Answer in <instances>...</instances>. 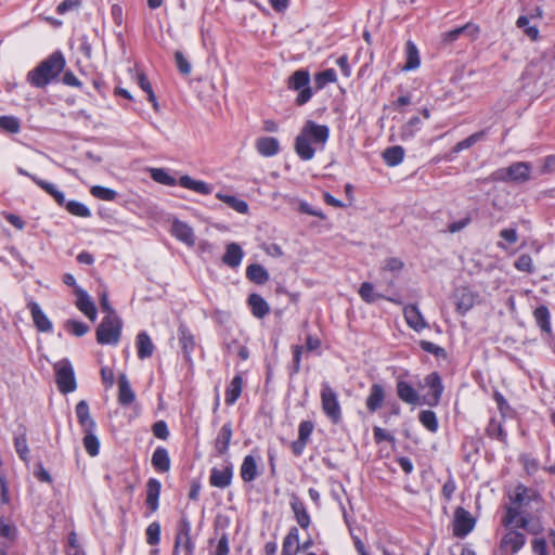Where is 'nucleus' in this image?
I'll return each instance as SVG.
<instances>
[{
	"mask_svg": "<svg viewBox=\"0 0 555 555\" xmlns=\"http://www.w3.org/2000/svg\"><path fill=\"white\" fill-rule=\"evenodd\" d=\"M328 138L330 128L326 125L307 120L295 140V152L301 160H310L318 147L323 150Z\"/></svg>",
	"mask_w": 555,
	"mask_h": 555,
	"instance_id": "obj_1",
	"label": "nucleus"
},
{
	"mask_svg": "<svg viewBox=\"0 0 555 555\" xmlns=\"http://www.w3.org/2000/svg\"><path fill=\"white\" fill-rule=\"evenodd\" d=\"M64 66L65 59L60 51H56L30 70L27 80L34 87L43 88L60 75Z\"/></svg>",
	"mask_w": 555,
	"mask_h": 555,
	"instance_id": "obj_2",
	"label": "nucleus"
},
{
	"mask_svg": "<svg viewBox=\"0 0 555 555\" xmlns=\"http://www.w3.org/2000/svg\"><path fill=\"white\" fill-rule=\"evenodd\" d=\"M511 500L513 506L507 507L506 515L503 519L505 526L515 522L520 515V508L522 506H529L532 502L540 503L542 499L535 489L519 483L515 487L514 496L511 498Z\"/></svg>",
	"mask_w": 555,
	"mask_h": 555,
	"instance_id": "obj_3",
	"label": "nucleus"
},
{
	"mask_svg": "<svg viewBox=\"0 0 555 555\" xmlns=\"http://www.w3.org/2000/svg\"><path fill=\"white\" fill-rule=\"evenodd\" d=\"M531 166L526 162H517L507 168H501L493 171L483 182L490 181H514L526 182L530 179Z\"/></svg>",
	"mask_w": 555,
	"mask_h": 555,
	"instance_id": "obj_4",
	"label": "nucleus"
},
{
	"mask_svg": "<svg viewBox=\"0 0 555 555\" xmlns=\"http://www.w3.org/2000/svg\"><path fill=\"white\" fill-rule=\"evenodd\" d=\"M121 334V320L117 314L105 315L96 328L100 345H117Z\"/></svg>",
	"mask_w": 555,
	"mask_h": 555,
	"instance_id": "obj_5",
	"label": "nucleus"
},
{
	"mask_svg": "<svg viewBox=\"0 0 555 555\" xmlns=\"http://www.w3.org/2000/svg\"><path fill=\"white\" fill-rule=\"evenodd\" d=\"M289 90L298 91L295 100L296 105L302 106L308 103L313 96L312 88L310 87V74L306 69H298L294 72L287 80Z\"/></svg>",
	"mask_w": 555,
	"mask_h": 555,
	"instance_id": "obj_6",
	"label": "nucleus"
},
{
	"mask_svg": "<svg viewBox=\"0 0 555 555\" xmlns=\"http://www.w3.org/2000/svg\"><path fill=\"white\" fill-rule=\"evenodd\" d=\"M320 396L322 411L332 421V423L338 424L341 421V408L336 391L328 383L324 382L321 385Z\"/></svg>",
	"mask_w": 555,
	"mask_h": 555,
	"instance_id": "obj_7",
	"label": "nucleus"
},
{
	"mask_svg": "<svg viewBox=\"0 0 555 555\" xmlns=\"http://www.w3.org/2000/svg\"><path fill=\"white\" fill-rule=\"evenodd\" d=\"M57 388L62 393L76 390L77 383L74 369L67 359H63L54 365Z\"/></svg>",
	"mask_w": 555,
	"mask_h": 555,
	"instance_id": "obj_8",
	"label": "nucleus"
},
{
	"mask_svg": "<svg viewBox=\"0 0 555 555\" xmlns=\"http://www.w3.org/2000/svg\"><path fill=\"white\" fill-rule=\"evenodd\" d=\"M424 386L428 388V392L422 396V404L437 406L444 389L440 375L437 372L429 373L424 377Z\"/></svg>",
	"mask_w": 555,
	"mask_h": 555,
	"instance_id": "obj_9",
	"label": "nucleus"
},
{
	"mask_svg": "<svg viewBox=\"0 0 555 555\" xmlns=\"http://www.w3.org/2000/svg\"><path fill=\"white\" fill-rule=\"evenodd\" d=\"M475 519L464 507H456L454 512L453 534L457 538L466 537L475 527Z\"/></svg>",
	"mask_w": 555,
	"mask_h": 555,
	"instance_id": "obj_10",
	"label": "nucleus"
},
{
	"mask_svg": "<svg viewBox=\"0 0 555 555\" xmlns=\"http://www.w3.org/2000/svg\"><path fill=\"white\" fill-rule=\"evenodd\" d=\"M480 31L478 25L474 23H466L465 25L443 33L441 36V42L446 46H450L455 42L461 36H467L472 40H475Z\"/></svg>",
	"mask_w": 555,
	"mask_h": 555,
	"instance_id": "obj_11",
	"label": "nucleus"
},
{
	"mask_svg": "<svg viewBox=\"0 0 555 555\" xmlns=\"http://www.w3.org/2000/svg\"><path fill=\"white\" fill-rule=\"evenodd\" d=\"M396 390L398 398L410 405H423L422 404V396L418 393L417 389L413 386V384L398 378L396 384Z\"/></svg>",
	"mask_w": 555,
	"mask_h": 555,
	"instance_id": "obj_12",
	"label": "nucleus"
},
{
	"mask_svg": "<svg viewBox=\"0 0 555 555\" xmlns=\"http://www.w3.org/2000/svg\"><path fill=\"white\" fill-rule=\"evenodd\" d=\"M526 543V537L519 531L511 530L502 539L500 548L512 555L518 553Z\"/></svg>",
	"mask_w": 555,
	"mask_h": 555,
	"instance_id": "obj_13",
	"label": "nucleus"
},
{
	"mask_svg": "<svg viewBox=\"0 0 555 555\" xmlns=\"http://www.w3.org/2000/svg\"><path fill=\"white\" fill-rule=\"evenodd\" d=\"M386 399L385 387L379 383H374L370 387L365 399V406L370 413H375L384 405Z\"/></svg>",
	"mask_w": 555,
	"mask_h": 555,
	"instance_id": "obj_14",
	"label": "nucleus"
},
{
	"mask_svg": "<svg viewBox=\"0 0 555 555\" xmlns=\"http://www.w3.org/2000/svg\"><path fill=\"white\" fill-rule=\"evenodd\" d=\"M171 234L180 242L192 247L195 245L193 229L185 222L175 219L171 224Z\"/></svg>",
	"mask_w": 555,
	"mask_h": 555,
	"instance_id": "obj_15",
	"label": "nucleus"
},
{
	"mask_svg": "<svg viewBox=\"0 0 555 555\" xmlns=\"http://www.w3.org/2000/svg\"><path fill=\"white\" fill-rule=\"evenodd\" d=\"M233 437V428L231 422L222 425L215 439V450L217 455L222 456L228 453Z\"/></svg>",
	"mask_w": 555,
	"mask_h": 555,
	"instance_id": "obj_16",
	"label": "nucleus"
},
{
	"mask_svg": "<svg viewBox=\"0 0 555 555\" xmlns=\"http://www.w3.org/2000/svg\"><path fill=\"white\" fill-rule=\"evenodd\" d=\"M233 478L232 464L227 465L223 469L214 467L210 472L209 483L212 487L224 489L229 487Z\"/></svg>",
	"mask_w": 555,
	"mask_h": 555,
	"instance_id": "obj_17",
	"label": "nucleus"
},
{
	"mask_svg": "<svg viewBox=\"0 0 555 555\" xmlns=\"http://www.w3.org/2000/svg\"><path fill=\"white\" fill-rule=\"evenodd\" d=\"M403 314L408 325L416 332H421L428 326L416 305L405 306L403 309Z\"/></svg>",
	"mask_w": 555,
	"mask_h": 555,
	"instance_id": "obj_18",
	"label": "nucleus"
},
{
	"mask_svg": "<svg viewBox=\"0 0 555 555\" xmlns=\"http://www.w3.org/2000/svg\"><path fill=\"white\" fill-rule=\"evenodd\" d=\"M75 293L77 295V301L76 306L77 308L91 321H94L96 319V308L91 300L88 293L79 287L75 289Z\"/></svg>",
	"mask_w": 555,
	"mask_h": 555,
	"instance_id": "obj_19",
	"label": "nucleus"
},
{
	"mask_svg": "<svg viewBox=\"0 0 555 555\" xmlns=\"http://www.w3.org/2000/svg\"><path fill=\"white\" fill-rule=\"evenodd\" d=\"M28 309L30 311L34 324L39 332L47 333L52 331L51 321L48 319L37 302L30 301L28 304Z\"/></svg>",
	"mask_w": 555,
	"mask_h": 555,
	"instance_id": "obj_20",
	"label": "nucleus"
},
{
	"mask_svg": "<svg viewBox=\"0 0 555 555\" xmlns=\"http://www.w3.org/2000/svg\"><path fill=\"white\" fill-rule=\"evenodd\" d=\"M289 504L298 525L302 529H307L311 524V519L304 502L296 494H293Z\"/></svg>",
	"mask_w": 555,
	"mask_h": 555,
	"instance_id": "obj_21",
	"label": "nucleus"
},
{
	"mask_svg": "<svg viewBox=\"0 0 555 555\" xmlns=\"http://www.w3.org/2000/svg\"><path fill=\"white\" fill-rule=\"evenodd\" d=\"M454 301L456 311L460 314H465L475 305V296L473 292L467 288H459L454 293Z\"/></svg>",
	"mask_w": 555,
	"mask_h": 555,
	"instance_id": "obj_22",
	"label": "nucleus"
},
{
	"mask_svg": "<svg viewBox=\"0 0 555 555\" xmlns=\"http://www.w3.org/2000/svg\"><path fill=\"white\" fill-rule=\"evenodd\" d=\"M162 483L155 478H150L146 482V505L151 512L158 508V499L160 494Z\"/></svg>",
	"mask_w": 555,
	"mask_h": 555,
	"instance_id": "obj_23",
	"label": "nucleus"
},
{
	"mask_svg": "<svg viewBox=\"0 0 555 555\" xmlns=\"http://www.w3.org/2000/svg\"><path fill=\"white\" fill-rule=\"evenodd\" d=\"M152 466L158 473H167L170 470L171 461L167 449L164 447H157L151 459Z\"/></svg>",
	"mask_w": 555,
	"mask_h": 555,
	"instance_id": "obj_24",
	"label": "nucleus"
},
{
	"mask_svg": "<svg viewBox=\"0 0 555 555\" xmlns=\"http://www.w3.org/2000/svg\"><path fill=\"white\" fill-rule=\"evenodd\" d=\"M135 399V393L132 390L126 374H120L118 377V402L121 405H130Z\"/></svg>",
	"mask_w": 555,
	"mask_h": 555,
	"instance_id": "obj_25",
	"label": "nucleus"
},
{
	"mask_svg": "<svg viewBox=\"0 0 555 555\" xmlns=\"http://www.w3.org/2000/svg\"><path fill=\"white\" fill-rule=\"evenodd\" d=\"M76 415L82 430L96 428L94 420L90 416L89 404L86 400H80L76 404Z\"/></svg>",
	"mask_w": 555,
	"mask_h": 555,
	"instance_id": "obj_26",
	"label": "nucleus"
},
{
	"mask_svg": "<svg viewBox=\"0 0 555 555\" xmlns=\"http://www.w3.org/2000/svg\"><path fill=\"white\" fill-rule=\"evenodd\" d=\"M247 304L254 317L258 319L264 318L270 312L268 302L259 294H250Z\"/></svg>",
	"mask_w": 555,
	"mask_h": 555,
	"instance_id": "obj_27",
	"label": "nucleus"
},
{
	"mask_svg": "<svg viewBox=\"0 0 555 555\" xmlns=\"http://www.w3.org/2000/svg\"><path fill=\"white\" fill-rule=\"evenodd\" d=\"M240 474L241 478L245 482H250L255 480L259 475L257 461L251 454H248L244 457L240 468Z\"/></svg>",
	"mask_w": 555,
	"mask_h": 555,
	"instance_id": "obj_28",
	"label": "nucleus"
},
{
	"mask_svg": "<svg viewBox=\"0 0 555 555\" xmlns=\"http://www.w3.org/2000/svg\"><path fill=\"white\" fill-rule=\"evenodd\" d=\"M258 153L264 157H271L279 153V141L272 137L259 138L256 142Z\"/></svg>",
	"mask_w": 555,
	"mask_h": 555,
	"instance_id": "obj_29",
	"label": "nucleus"
},
{
	"mask_svg": "<svg viewBox=\"0 0 555 555\" xmlns=\"http://www.w3.org/2000/svg\"><path fill=\"white\" fill-rule=\"evenodd\" d=\"M179 184L198 194L207 195L211 193V186L209 184L202 180H195L188 175L180 177Z\"/></svg>",
	"mask_w": 555,
	"mask_h": 555,
	"instance_id": "obj_30",
	"label": "nucleus"
},
{
	"mask_svg": "<svg viewBox=\"0 0 555 555\" xmlns=\"http://www.w3.org/2000/svg\"><path fill=\"white\" fill-rule=\"evenodd\" d=\"M299 548V532L293 527L283 540L282 555H297Z\"/></svg>",
	"mask_w": 555,
	"mask_h": 555,
	"instance_id": "obj_31",
	"label": "nucleus"
},
{
	"mask_svg": "<svg viewBox=\"0 0 555 555\" xmlns=\"http://www.w3.org/2000/svg\"><path fill=\"white\" fill-rule=\"evenodd\" d=\"M421 65L420 53L416 46L411 41L405 43V63L402 70L410 72L418 68Z\"/></svg>",
	"mask_w": 555,
	"mask_h": 555,
	"instance_id": "obj_32",
	"label": "nucleus"
},
{
	"mask_svg": "<svg viewBox=\"0 0 555 555\" xmlns=\"http://www.w3.org/2000/svg\"><path fill=\"white\" fill-rule=\"evenodd\" d=\"M359 295L362 298V300L365 301L366 304H373L379 298L386 299L395 304H400V301H398L397 299L375 293L374 286L370 282H364L361 284L359 288Z\"/></svg>",
	"mask_w": 555,
	"mask_h": 555,
	"instance_id": "obj_33",
	"label": "nucleus"
},
{
	"mask_svg": "<svg viewBox=\"0 0 555 555\" xmlns=\"http://www.w3.org/2000/svg\"><path fill=\"white\" fill-rule=\"evenodd\" d=\"M243 258V250L241 246L236 243H230L227 245L225 253L222 257L223 263L231 268H236L240 266Z\"/></svg>",
	"mask_w": 555,
	"mask_h": 555,
	"instance_id": "obj_34",
	"label": "nucleus"
},
{
	"mask_svg": "<svg viewBox=\"0 0 555 555\" xmlns=\"http://www.w3.org/2000/svg\"><path fill=\"white\" fill-rule=\"evenodd\" d=\"M137 348H138V357L143 360L150 358L154 352V344L152 343L151 337L146 332H140L137 335Z\"/></svg>",
	"mask_w": 555,
	"mask_h": 555,
	"instance_id": "obj_35",
	"label": "nucleus"
},
{
	"mask_svg": "<svg viewBox=\"0 0 555 555\" xmlns=\"http://www.w3.org/2000/svg\"><path fill=\"white\" fill-rule=\"evenodd\" d=\"M246 278L255 284L263 285L269 281V273L261 264L253 263L246 268Z\"/></svg>",
	"mask_w": 555,
	"mask_h": 555,
	"instance_id": "obj_36",
	"label": "nucleus"
},
{
	"mask_svg": "<svg viewBox=\"0 0 555 555\" xmlns=\"http://www.w3.org/2000/svg\"><path fill=\"white\" fill-rule=\"evenodd\" d=\"M33 181L41 188L44 192L51 195L54 201L60 205L66 207V199L63 192L59 191L54 184L47 182L38 177H33Z\"/></svg>",
	"mask_w": 555,
	"mask_h": 555,
	"instance_id": "obj_37",
	"label": "nucleus"
},
{
	"mask_svg": "<svg viewBox=\"0 0 555 555\" xmlns=\"http://www.w3.org/2000/svg\"><path fill=\"white\" fill-rule=\"evenodd\" d=\"M533 317L537 325L541 328L542 332L551 334V314L550 310L545 306H539L533 311Z\"/></svg>",
	"mask_w": 555,
	"mask_h": 555,
	"instance_id": "obj_38",
	"label": "nucleus"
},
{
	"mask_svg": "<svg viewBox=\"0 0 555 555\" xmlns=\"http://www.w3.org/2000/svg\"><path fill=\"white\" fill-rule=\"evenodd\" d=\"M243 378L241 375H235L225 390V403L232 405L236 402L242 393Z\"/></svg>",
	"mask_w": 555,
	"mask_h": 555,
	"instance_id": "obj_39",
	"label": "nucleus"
},
{
	"mask_svg": "<svg viewBox=\"0 0 555 555\" xmlns=\"http://www.w3.org/2000/svg\"><path fill=\"white\" fill-rule=\"evenodd\" d=\"M403 158H404V150L400 145H395V146L388 147L383 153V159L390 167H395V166L401 164Z\"/></svg>",
	"mask_w": 555,
	"mask_h": 555,
	"instance_id": "obj_40",
	"label": "nucleus"
},
{
	"mask_svg": "<svg viewBox=\"0 0 555 555\" xmlns=\"http://www.w3.org/2000/svg\"><path fill=\"white\" fill-rule=\"evenodd\" d=\"M95 429L96 428L83 430V447L91 456L98 455L100 450V441L95 435Z\"/></svg>",
	"mask_w": 555,
	"mask_h": 555,
	"instance_id": "obj_41",
	"label": "nucleus"
},
{
	"mask_svg": "<svg viewBox=\"0 0 555 555\" xmlns=\"http://www.w3.org/2000/svg\"><path fill=\"white\" fill-rule=\"evenodd\" d=\"M216 197L240 214L248 212V204L236 196L217 193Z\"/></svg>",
	"mask_w": 555,
	"mask_h": 555,
	"instance_id": "obj_42",
	"label": "nucleus"
},
{
	"mask_svg": "<svg viewBox=\"0 0 555 555\" xmlns=\"http://www.w3.org/2000/svg\"><path fill=\"white\" fill-rule=\"evenodd\" d=\"M178 334L181 348L183 349L184 354L188 357L195 347L194 336L184 325L179 327Z\"/></svg>",
	"mask_w": 555,
	"mask_h": 555,
	"instance_id": "obj_43",
	"label": "nucleus"
},
{
	"mask_svg": "<svg viewBox=\"0 0 555 555\" xmlns=\"http://www.w3.org/2000/svg\"><path fill=\"white\" fill-rule=\"evenodd\" d=\"M418 421L430 433H436L439 428L437 415L431 410L421 411L418 414Z\"/></svg>",
	"mask_w": 555,
	"mask_h": 555,
	"instance_id": "obj_44",
	"label": "nucleus"
},
{
	"mask_svg": "<svg viewBox=\"0 0 555 555\" xmlns=\"http://www.w3.org/2000/svg\"><path fill=\"white\" fill-rule=\"evenodd\" d=\"M486 135V130H481V131H478V132H475L473 134H470L469 137H467L466 139L457 142L452 151L453 153H460L464 150H467L469 147H472L474 144H476L477 142L481 141Z\"/></svg>",
	"mask_w": 555,
	"mask_h": 555,
	"instance_id": "obj_45",
	"label": "nucleus"
},
{
	"mask_svg": "<svg viewBox=\"0 0 555 555\" xmlns=\"http://www.w3.org/2000/svg\"><path fill=\"white\" fill-rule=\"evenodd\" d=\"M191 531L192 527L190 520L186 517H182L178 524L175 541L194 542L191 537Z\"/></svg>",
	"mask_w": 555,
	"mask_h": 555,
	"instance_id": "obj_46",
	"label": "nucleus"
},
{
	"mask_svg": "<svg viewBox=\"0 0 555 555\" xmlns=\"http://www.w3.org/2000/svg\"><path fill=\"white\" fill-rule=\"evenodd\" d=\"M151 178L160 184L167 185V186H175L177 184L176 178L169 175V172L163 168H152L150 170Z\"/></svg>",
	"mask_w": 555,
	"mask_h": 555,
	"instance_id": "obj_47",
	"label": "nucleus"
},
{
	"mask_svg": "<svg viewBox=\"0 0 555 555\" xmlns=\"http://www.w3.org/2000/svg\"><path fill=\"white\" fill-rule=\"evenodd\" d=\"M137 82L140 86V88L147 93L149 102H151L153 104L154 109L157 111L158 103L156 100V95L153 91L151 82L149 81L144 73H139L137 75Z\"/></svg>",
	"mask_w": 555,
	"mask_h": 555,
	"instance_id": "obj_48",
	"label": "nucleus"
},
{
	"mask_svg": "<svg viewBox=\"0 0 555 555\" xmlns=\"http://www.w3.org/2000/svg\"><path fill=\"white\" fill-rule=\"evenodd\" d=\"M337 79L336 72L333 68L325 69L315 74L314 85L317 90L323 89L327 83L335 82Z\"/></svg>",
	"mask_w": 555,
	"mask_h": 555,
	"instance_id": "obj_49",
	"label": "nucleus"
},
{
	"mask_svg": "<svg viewBox=\"0 0 555 555\" xmlns=\"http://www.w3.org/2000/svg\"><path fill=\"white\" fill-rule=\"evenodd\" d=\"M65 208L69 214L77 217L88 218L91 216L90 209L85 204L77 201H68Z\"/></svg>",
	"mask_w": 555,
	"mask_h": 555,
	"instance_id": "obj_50",
	"label": "nucleus"
},
{
	"mask_svg": "<svg viewBox=\"0 0 555 555\" xmlns=\"http://www.w3.org/2000/svg\"><path fill=\"white\" fill-rule=\"evenodd\" d=\"M90 193L101 201L112 202L116 198L117 192L101 185H94L91 188Z\"/></svg>",
	"mask_w": 555,
	"mask_h": 555,
	"instance_id": "obj_51",
	"label": "nucleus"
},
{
	"mask_svg": "<svg viewBox=\"0 0 555 555\" xmlns=\"http://www.w3.org/2000/svg\"><path fill=\"white\" fill-rule=\"evenodd\" d=\"M516 25L518 28L522 29L524 33L532 40H535L539 36V30L535 26L529 25V17L526 15H521L517 18Z\"/></svg>",
	"mask_w": 555,
	"mask_h": 555,
	"instance_id": "obj_52",
	"label": "nucleus"
},
{
	"mask_svg": "<svg viewBox=\"0 0 555 555\" xmlns=\"http://www.w3.org/2000/svg\"><path fill=\"white\" fill-rule=\"evenodd\" d=\"M0 128L9 133H17L21 129L20 120L14 116H1Z\"/></svg>",
	"mask_w": 555,
	"mask_h": 555,
	"instance_id": "obj_53",
	"label": "nucleus"
},
{
	"mask_svg": "<svg viewBox=\"0 0 555 555\" xmlns=\"http://www.w3.org/2000/svg\"><path fill=\"white\" fill-rule=\"evenodd\" d=\"M146 542L147 544L155 546L160 541V525L157 521H153L146 528Z\"/></svg>",
	"mask_w": 555,
	"mask_h": 555,
	"instance_id": "obj_54",
	"label": "nucleus"
},
{
	"mask_svg": "<svg viewBox=\"0 0 555 555\" xmlns=\"http://www.w3.org/2000/svg\"><path fill=\"white\" fill-rule=\"evenodd\" d=\"M195 542L175 541L172 555H194Z\"/></svg>",
	"mask_w": 555,
	"mask_h": 555,
	"instance_id": "obj_55",
	"label": "nucleus"
},
{
	"mask_svg": "<svg viewBox=\"0 0 555 555\" xmlns=\"http://www.w3.org/2000/svg\"><path fill=\"white\" fill-rule=\"evenodd\" d=\"M14 446L16 453L18 454L20 459L24 462L28 461V447H27V440L25 434H22L20 436H16L14 438Z\"/></svg>",
	"mask_w": 555,
	"mask_h": 555,
	"instance_id": "obj_56",
	"label": "nucleus"
},
{
	"mask_svg": "<svg viewBox=\"0 0 555 555\" xmlns=\"http://www.w3.org/2000/svg\"><path fill=\"white\" fill-rule=\"evenodd\" d=\"M515 268L518 271L526 272V273H532L533 268V261L529 254H522L520 255L517 260L514 263Z\"/></svg>",
	"mask_w": 555,
	"mask_h": 555,
	"instance_id": "obj_57",
	"label": "nucleus"
},
{
	"mask_svg": "<svg viewBox=\"0 0 555 555\" xmlns=\"http://www.w3.org/2000/svg\"><path fill=\"white\" fill-rule=\"evenodd\" d=\"M422 121L418 117H412L405 125L402 127V138H412L414 134L421 129Z\"/></svg>",
	"mask_w": 555,
	"mask_h": 555,
	"instance_id": "obj_58",
	"label": "nucleus"
},
{
	"mask_svg": "<svg viewBox=\"0 0 555 555\" xmlns=\"http://www.w3.org/2000/svg\"><path fill=\"white\" fill-rule=\"evenodd\" d=\"M175 61L180 74L188 76L191 73L192 66L181 51H176Z\"/></svg>",
	"mask_w": 555,
	"mask_h": 555,
	"instance_id": "obj_59",
	"label": "nucleus"
},
{
	"mask_svg": "<svg viewBox=\"0 0 555 555\" xmlns=\"http://www.w3.org/2000/svg\"><path fill=\"white\" fill-rule=\"evenodd\" d=\"M68 331L77 337H81L88 333L89 326L83 322L69 320L66 323Z\"/></svg>",
	"mask_w": 555,
	"mask_h": 555,
	"instance_id": "obj_60",
	"label": "nucleus"
},
{
	"mask_svg": "<svg viewBox=\"0 0 555 555\" xmlns=\"http://www.w3.org/2000/svg\"><path fill=\"white\" fill-rule=\"evenodd\" d=\"M153 435L162 440H167L169 437V429L165 421H157L152 426Z\"/></svg>",
	"mask_w": 555,
	"mask_h": 555,
	"instance_id": "obj_61",
	"label": "nucleus"
},
{
	"mask_svg": "<svg viewBox=\"0 0 555 555\" xmlns=\"http://www.w3.org/2000/svg\"><path fill=\"white\" fill-rule=\"evenodd\" d=\"M314 425L311 421H302L298 427V438L302 441H309Z\"/></svg>",
	"mask_w": 555,
	"mask_h": 555,
	"instance_id": "obj_62",
	"label": "nucleus"
},
{
	"mask_svg": "<svg viewBox=\"0 0 555 555\" xmlns=\"http://www.w3.org/2000/svg\"><path fill=\"white\" fill-rule=\"evenodd\" d=\"M230 547H229V539L227 533H222L220 539L218 540V543L216 545V550L211 555H229Z\"/></svg>",
	"mask_w": 555,
	"mask_h": 555,
	"instance_id": "obj_63",
	"label": "nucleus"
},
{
	"mask_svg": "<svg viewBox=\"0 0 555 555\" xmlns=\"http://www.w3.org/2000/svg\"><path fill=\"white\" fill-rule=\"evenodd\" d=\"M470 222H472V218H470L469 214H467L461 220L449 223L448 231L452 234L457 233V232L462 231L463 229H465Z\"/></svg>",
	"mask_w": 555,
	"mask_h": 555,
	"instance_id": "obj_64",
	"label": "nucleus"
}]
</instances>
